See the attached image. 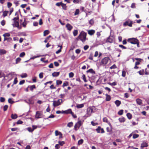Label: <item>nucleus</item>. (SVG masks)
Returning a JSON list of instances; mask_svg holds the SVG:
<instances>
[{
	"instance_id": "1",
	"label": "nucleus",
	"mask_w": 149,
	"mask_h": 149,
	"mask_svg": "<svg viewBox=\"0 0 149 149\" xmlns=\"http://www.w3.org/2000/svg\"><path fill=\"white\" fill-rule=\"evenodd\" d=\"M86 33L84 31H82L76 39L78 40L79 39L82 42H84L86 40Z\"/></svg>"
},
{
	"instance_id": "2",
	"label": "nucleus",
	"mask_w": 149,
	"mask_h": 149,
	"mask_svg": "<svg viewBox=\"0 0 149 149\" xmlns=\"http://www.w3.org/2000/svg\"><path fill=\"white\" fill-rule=\"evenodd\" d=\"M62 102V99H58L57 101L54 100L53 101V105L54 107H56L60 105Z\"/></svg>"
},
{
	"instance_id": "3",
	"label": "nucleus",
	"mask_w": 149,
	"mask_h": 149,
	"mask_svg": "<svg viewBox=\"0 0 149 149\" xmlns=\"http://www.w3.org/2000/svg\"><path fill=\"white\" fill-rule=\"evenodd\" d=\"M127 41L132 44H136L138 42V40L135 38H132L128 39Z\"/></svg>"
},
{
	"instance_id": "4",
	"label": "nucleus",
	"mask_w": 149,
	"mask_h": 149,
	"mask_svg": "<svg viewBox=\"0 0 149 149\" xmlns=\"http://www.w3.org/2000/svg\"><path fill=\"white\" fill-rule=\"evenodd\" d=\"M109 60V58L108 57H105L102 60L101 62V65H106L108 62V61Z\"/></svg>"
},
{
	"instance_id": "5",
	"label": "nucleus",
	"mask_w": 149,
	"mask_h": 149,
	"mask_svg": "<svg viewBox=\"0 0 149 149\" xmlns=\"http://www.w3.org/2000/svg\"><path fill=\"white\" fill-rule=\"evenodd\" d=\"M133 23V22L132 21L129 19L123 23V25L124 26H128L130 27H132Z\"/></svg>"
},
{
	"instance_id": "6",
	"label": "nucleus",
	"mask_w": 149,
	"mask_h": 149,
	"mask_svg": "<svg viewBox=\"0 0 149 149\" xmlns=\"http://www.w3.org/2000/svg\"><path fill=\"white\" fill-rule=\"evenodd\" d=\"M82 124V122L81 120H79L75 124L74 129L76 131L77 130V128H79Z\"/></svg>"
},
{
	"instance_id": "7",
	"label": "nucleus",
	"mask_w": 149,
	"mask_h": 149,
	"mask_svg": "<svg viewBox=\"0 0 149 149\" xmlns=\"http://www.w3.org/2000/svg\"><path fill=\"white\" fill-rule=\"evenodd\" d=\"M14 23L12 24V25L13 27H17L19 29H21V27L19 26V24L18 21H13Z\"/></svg>"
},
{
	"instance_id": "8",
	"label": "nucleus",
	"mask_w": 149,
	"mask_h": 149,
	"mask_svg": "<svg viewBox=\"0 0 149 149\" xmlns=\"http://www.w3.org/2000/svg\"><path fill=\"white\" fill-rule=\"evenodd\" d=\"M93 110L91 108H88L87 110V113L86 114V117L90 116Z\"/></svg>"
},
{
	"instance_id": "9",
	"label": "nucleus",
	"mask_w": 149,
	"mask_h": 149,
	"mask_svg": "<svg viewBox=\"0 0 149 149\" xmlns=\"http://www.w3.org/2000/svg\"><path fill=\"white\" fill-rule=\"evenodd\" d=\"M42 112L41 111H37L36 112L35 117L37 118H40L42 117Z\"/></svg>"
},
{
	"instance_id": "10",
	"label": "nucleus",
	"mask_w": 149,
	"mask_h": 149,
	"mask_svg": "<svg viewBox=\"0 0 149 149\" xmlns=\"http://www.w3.org/2000/svg\"><path fill=\"white\" fill-rule=\"evenodd\" d=\"M66 27L67 28V29L69 31H70L73 28V26L69 23L67 24L66 25Z\"/></svg>"
},
{
	"instance_id": "11",
	"label": "nucleus",
	"mask_w": 149,
	"mask_h": 149,
	"mask_svg": "<svg viewBox=\"0 0 149 149\" xmlns=\"http://www.w3.org/2000/svg\"><path fill=\"white\" fill-rule=\"evenodd\" d=\"M6 51L4 49H0V55L1 56L2 55L6 54Z\"/></svg>"
},
{
	"instance_id": "12",
	"label": "nucleus",
	"mask_w": 149,
	"mask_h": 149,
	"mask_svg": "<svg viewBox=\"0 0 149 149\" xmlns=\"http://www.w3.org/2000/svg\"><path fill=\"white\" fill-rule=\"evenodd\" d=\"M59 74V72H54L52 73V75L53 77H56L58 76Z\"/></svg>"
},
{
	"instance_id": "13",
	"label": "nucleus",
	"mask_w": 149,
	"mask_h": 149,
	"mask_svg": "<svg viewBox=\"0 0 149 149\" xmlns=\"http://www.w3.org/2000/svg\"><path fill=\"white\" fill-rule=\"evenodd\" d=\"M95 31L94 30H91L88 31V33L90 35H93L95 33Z\"/></svg>"
},
{
	"instance_id": "14",
	"label": "nucleus",
	"mask_w": 149,
	"mask_h": 149,
	"mask_svg": "<svg viewBox=\"0 0 149 149\" xmlns=\"http://www.w3.org/2000/svg\"><path fill=\"white\" fill-rule=\"evenodd\" d=\"M148 145L147 143L145 142H143L141 144V147L142 148L146 147L148 146Z\"/></svg>"
},
{
	"instance_id": "15",
	"label": "nucleus",
	"mask_w": 149,
	"mask_h": 149,
	"mask_svg": "<svg viewBox=\"0 0 149 149\" xmlns=\"http://www.w3.org/2000/svg\"><path fill=\"white\" fill-rule=\"evenodd\" d=\"M28 88H30V90L32 91H33V89H35L36 88L35 85H33L31 86H29Z\"/></svg>"
},
{
	"instance_id": "16",
	"label": "nucleus",
	"mask_w": 149,
	"mask_h": 149,
	"mask_svg": "<svg viewBox=\"0 0 149 149\" xmlns=\"http://www.w3.org/2000/svg\"><path fill=\"white\" fill-rule=\"evenodd\" d=\"M86 72L87 73H90L93 74H95V71L94 70H93L92 68L88 70H87L86 71Z\"/></svg>"
},
{
	"instance_id": "17",
	"label": "nucleus",
	"mask_w": 149,
	"mask_h": 149,
	"mask_svg": "<svg viewBox=\"0 0 149 149\" xmlns=\"http://www.w3.org/2000/svg\"><path fill=\"white\" fill-rule=\"evenodd\" d=\"M105 95L106 97V100L107 101H109L111 99V97L110 95L107 94H106Z\"/></svg>"
},
{
	"instance_id": "18",
	"label": "nucleus",
	"mask_w": 149,
	"mask_h": 149,
	"mask_svg": "<svg viewBox=\"0 0 149 149\" xmlns=\"http://www.w3.org/2000/svg\"><path fill=\"white\" fill-rule=\"evenodd\" d=\"M107 42L111 43L113 42V40L112 38H111V37L110 36L107 38Z\"/></svg>"
},
{
	"instance_id": "19",
	"label": "nucleus",
	"mask_w": 149,
	"mask_h": 149,
	"mask_svg": "<svg viewBox=\"0 0 149 149\" xmlns=\"http://www.w3.org/2000/svg\"><path fill=\"white\" fill-rule=\"evenodd\" d=\"M136 102L137 104L139 105H141L142 104L141 100L139 98L136 100Z\"/></svg>"
},
{
	"instance_id": "20",
	"label": "nucleus",
	"mask_w": 149,
	"mask_h": 149,
	"mask_svg": "<svg viewBox=\"0 0 149 149\" xmlns=\"http://www.w3.org/2000/svg\"><path fill=\"white\" fill-rule=\"evenodd\" d=\"M11 117L12 119H15L17 117V116L16 114H14L12 113L11 115Z\"/></svg>"
},
{
	"instance_id": "21",
	"label": "nucleus",
	"mask_w": 149,
	"mask_h": 149,
	"mask_svg": "<svg viewBox=\"0 0 149 149\" xmlns=\"http://www.w3.org/2000/svg\"><path fill=\"white\" fill-rule=\"evenodd\" d=\"M115 103L116 105V106L118 107L121 104V102L120 101L118 100H116V101H115Z\"/></svg>"
},
{
	"instance_id": "22",
	"label": "nucleus",
	"mask_w": 149,
	"mask_h": 149,
	"mask_svg": "<svg viewBox=\"0 0 149 149\" xmlns=\"http://www.w3.org/2000/svg\"><path fill=\"white\" fill-rule=\"evenodd\" d=\"M49 33V31L48 30H46L44 31L43 36H44L48 34Z\"/></svg>"
},
{
	"instance_id": "23",
	"label": "nucleus",
	"mask_w": 149,
	"mask_h": 149,
	"mask_svg": "<svg viewBox=\"0 0 149 149\" xmlns=\"http://www.w3.org/2000/svg\"><path fill=\"white\" fill-rule=\"evenodd\" d=\"M5 76L4 73L1 70H0V78L3 77L5 78Z\"/></svg>"
},
{
	"instance_id": "24",
	"label": "nucleus",
	"mask_w": 149,
	"mask_h": 149,
	"mask_svg": "<svg viewBox=\"0 0 149 149\" xmlns=\"http://www.w3.org/2000/svg\"><path fill=\"white\" fill-rule=\"evenodd\" d=\"M7 40L8 42H10L12 40V39L11 38H4V41H5V40Z\"/></svg>"
},
{
	"instance_id": "25",
	"label": "nucleus",
	"mask_w": 149,
	"mask_h": 149,
	"mask_svg": "<svg viewBox=\"0 0 149 149\" xmlns=\"http://www.w3.org/2000/svg\"><path fill=\"white\" fill-rule=\"evenodd\" d=\"M58 47H60V49L58 50H57V51L56 52V54H58L60 53L61 51V49L62 48V45L59 46V45H58Z\"/></svg>"
},
{
	"instance_id": "26",
	"label": "nucleus",
	"mask_w": 149,
	"mask_h": 149,
	"mask_svg": "<svg viewBox=\"0 0 149 149\" xmlns=\"http://www.w3.org/2000/svg\"><path fill=\"white\" fill-rule=\"evenodd\" d=\"M119 121L121 122H124L125 121V119L124 117L119 118L118 119Z\"/></svg>"
},
{
	"instance_id": "27",
	"label": "nucleus",
	"mask_w": 149,
	"mask_h": 149,
	"mask_svg": "<svg viewBox=\"0 0 149 149\" xmlns=\"http://www.w3.org/2000/svg\"><path fill=\"white\" fill-rule=\"evenodd\" d=\"M61 6H62L63 9L64 10H66L67 9V6H66V4L64 3H62L61 5Z\"/></svg>"
},
{
	"instance_id": "28",
	"label": "nucleus",
	"mask_w": 149,
	"mask_h": 149,
	"mask_svg": "<svg viewBox=\"0 0 149 149\" xmlns=\"http://www.w3.org/2000/svg\"><path fill=\"white\" fill-rule=\"evenodd\" d=\"M127 116L129 119H131L132 118V115L130 113H127Z\"/></svg>"
},
{
	"instance_id": "29",
	"label": "nucleus",
	"mask_w": 149,
	"mask_h": 149,
	"mask_svg": "<svg viewBox=\"0 0 149 149\" xmlns=\"http://www.w3.org/2000/svg\"><path fill=\"white\" fill-rule=\"evenodd\" d=\"M107 131L108 132H109L110 134H111L112 132V129L111 128L109 127L107 128Z\"/></svg>"
},
{
	"instance_id": "30",
	"label": "nucleus",
	"mask_w": 149,
	"mask_h": 149,
	"mask_svg": "<svg viewBox=\"0 0 149 149\" xmlns=\"http://www.w3.org/2000/svg\"><path fill=\"white\" fill-rule=\"evenodd\" d=\"M45 58H42L40 59V61H42L43 62L45 63H47L48 62V60H47L46 61H45Z\"/></svg>"
},
{
	"instance_id": "31",
	"label": "nucleus",
	"mask_w": 149,
	"mask_h": 149,
	"mask_svg": "<svg viewBox=\"0 0 149 149\" xmlns=\"http://www.w3.org/2000/svg\"><path fill=\"white\" fill-rule=\"evenodd\" d=\"M55 134L56 136H57L61 134V136L62 135V134L60 132H59L58 130H56L55 131Z\"/></svg>"
},
{
	"instance_id": "32",
	"label": "nucleus",
	"mask_w": 149,
	"mask_h": 149,
	"mask_svg": "<svg viewBox=\"0 0 149 149\" xmlns=\"http://www.w3.org/2000/svg\"><path fill=\"white\" fill-rule=\"evenodd\" d=\"M62 81L59 80H57L56 81V85H61L62 84Z\"/></svg>"
},
{
	"instance_id": "33",
	"label": "nucleus",
	"mask_w": 149,
	"mask_h": 149,
	"mask_svg": "<svg viewBox=\"0 0 149 149\" xmlns=\"http://www.w3.org/2000/svg\"><path fill=\"white\" fill-rule=\"evenodd\" d=\"M72 113V110L71 109H69L68 110H65V113L69 114Z\"/></svg>"
},
{
	"instance_id": "34",
	"label": "nucleus",
	"mask_w": 149,
	"mask_h": 149,
	"mask_svg": "<svg viewBox=\"0 0 149 149\" xmlns=\"http://www.w3.org/2000/svg\"><path fill=\"white\" fill-rule=\"evenodd\" d=\"M84 142V140L82 139H81L79 140L78 143V145H80L82 144Z\"/></svg>"
},
{
	"instance_id": "35",
	"label": "nucleus",
	"mask_w": 149,
	"mask_h": 149,
	"mask_svg": "<svg viewBox=\"0 0 149 149\" xmlns=\"http://www.w3.org/2000/svg\"><path fill=\"white\" fill-rule=\"evenodd\" d=\"M26 102L29 104H33V102H32V99H29L28 100V101L27 102Z\"/></svg>"
},
{
	"instance_id": "36",
	"label": "nucleus",
	"mask_w": 149,
	"mask_h": 149,
	"mask_svg": "<svg viewBox=\"0 0 149 149\" xmlns=\"http://www.w3.org/2000/svg\"><path fill=\"white\" fill-rule=\"evenodd\" d=\"M78 34V31L77 30H75L73 32V35L74 36H77Z\"/></svg>"
},
{
	"instance_id": "37",
	"label": "nucleus",
	"mask_w": 149,
	"mask_h": 149,
	"mask_svg": "<svg viewBox=\"0 0 149 149\" xmlns=\"http://www.w3.org/2000/svg\"><path fill=\"white\" fill-rule=\"evenodd\" d=\"M79 9H76L74 15H78L79 14Z\"/></svg>"
},
{
	"instance_id": "38",
	"label": "nucleus",
	"mask_w": 149,
	"mask_h": 149,
	"mask_svg": "<svg viewBox=\"0 0 149 149\" xmlns=\"http://www.w3.org/2000/svg\"><path fill=\"white\" fill-rule=\"evenodd\" d=\"M73 123L72 122L69 123L67 124V126L70 127L73 126Z\"/></svg>"
},
{
	"instance_id": "39",
	"label": "nucleus",
	"mask_w": 149,
	"mask_h": 149,
	"mask_svg": "<svg viewBox=\"0 0 149 149\" xmlns=\"http://www.w3.org/2000/svg\"><path fill=\"white\" fill-rule=\"evenodd\" d=\"M84 105L83 104H78L77 105V108H80L83 107Z\"/></svg>"
},
{
	"instance_id": "40",
	"label": "nucleus",
	"mask_w": 149,
	"mask_h": 149,
	"mask_svg": "<svg viewBox=\"0 0 149 149\" xmlns=\"http://www.w3.org/2000/svg\"><path fill=\"white\" fill-rule=\"evenodd\" d=\"M10 34L9 33H5L4 34H3V36H4V38L6 37H9L10 36Z\"/></svg>"
},
{
	"instance_id": "41",
	"label": "nucleus",
	"mask_w": 149,
	"mask_h": 149,
	"mask_svg": "<svg viewBox=\"0 0 149 149\" xmlns=\"http://www.w3.org/2000/svg\"><path fill=\"white\" fill-rule=\"evenodd\" d=\"M8 11H5L3 12V15L4 17H5L7 16L8 13Z\"/></svg>"
},
{
	"instance_id": "42",
	"label": "nucleus",
	"mask_w": 149,
	"mask_h": 149,
	"mask_svg": "<svg viewBox=\"0 0 149 149\" xmlns=\"http://www.w3.org/2000/svg\"><path fill=\"white\" fill-rule=\"evenodd\" d=\"M26 22V20L25 19H24V22L23 23H22V25L24 27H26V24H27L26 23V22Z\"/></svg>"
},
{
	"instance_id": "43",
	"label": "nucleus",
	"mask_w": 149,
	"mask_h": 149,
	"mask_svg": "<svg viewBox=\"0 0 149 149\" xmlns=\"http://www.w3.org/2000/svg\"><path fill=\"white\" fill-rule=\"evenodd\" d=\"M21 59L19 58L18 57L16 59V63L17 64L19 63L21 61Z\"/></svg>"
},
{
	"instance_id": "44",
	"label": "nucleus",
	"mask_w": 149,
	"mask_h": 149,
	"mask_svg": "<svg viewBox=\"0 0 149 149\" xmlns=\"http://www.w3.org/2000/svg\"><path fill=\"white\" fill-rule=\"evenodd\" d=\"M109 85H110L111 86H116V82H113V83H110L109 82L108 83Z\"/></svg>"
},
{
	"instance_id": "45",
	"label": "nucleus",
	"mask_w": 149,
	"mask_h": 149,
	"mask_svg": "<svg viewBox=\"0 0 149 149\" xmlns=\"http://www.w3.org/2000/svg\"><path fill=\"white\" fill-rule=\"evenodd\" d=\"M68 85V81H66L65 82H64L62 86L64 87L65 86H67Z\"/></svg>"
},
{
	"instance_id": "46",
	"label": "nucleus",
	"mask_w": 149,
	"mask_h": 149,
	"mask_svg": "<svg viewBox=\"0 0 149 149\" xmlns=\"http://www.w3.org/2000/svg\"><path fill=\"white\" fill-rule=\"evenodd\" d=\"M94 21L93 19H91L89 21V23L91 25H92L94 24Z\"/></svg>"
},
{
	"instance_id": "47",
	"label": "nucleus",
	"mask_w": 149,
	"mask_h": 149,
	"mask_svg": "<svg viewBox=\"0 0 149 149\" xmlns=\"http://www.w3.org/2000/svg\"><path fill=\"white\" fill-rule=\"evenodd\" d=\"M25 52H22L20 54L19 56L21 57H23L25 56Z\"/></svg>"
},
{
	"instance_id": "48",
	"label": "nucleus",
	"mask_w": 149,
	"mask_h": 149,
	"mask_svg": "<svg viewBox=\"0 0 149 149\" xmlns=\"http://www.w3.org/2000/svg\"><path fill=\"white\" fill-rule=\"evenodd\" d=\"M8 101L9 103L11 104H12L14 102L12 100V99L11 98H9L8 99Z\"/></svg>"
},
{
	"instance_id": "49",
	"label": "nucleus",
	"mask_w": 149,
	"mask_h": 149,
	"mask_svg": "<svg viewBox=\"0 0 149 149\" xmlns=\"http://www.w3.org/2000/svg\"><path fill=\"white\" fill-rule=\"evenodd\" d=\"M81 0H73V2L74 3H79L81 2Z\"/></svg>"
},
{
	"instance_id": "50",
	"label": "nucleus",
	"mask_w": 149,
	"mask_h": 149,
	"mask_svg": "<svg viewBox=\"0 0 149 149\" xmlns=\"http://www.w3.org/2000/svg\"><path fill=\"white\" fill-rule=\"evenodd\" d=\"M27 130L29 132H32L33 131V129L30 127H29L27 128Z\"/></svg>"
},
{
	"instance_id": "51",
	"label": "nucleus",
	"mask_w": 149,
	"mask_h": 149,
	"mask_svg": "<svg viewBox=\"0 0 149 149\" xmlns=\"http://www.w3.org/2000/svg\"><path fill=\"white\" fill-rule=\"evenodd\" d=\"M82 79L85 82L87 81L86 79V77L85 74H83L82 75Z\"/></svg>"
},
{
	"instance_id": "52",
	"label": "nucleus",
	"mask_w": 149,
	"mask_h": 149,
	"mask_svg": "<svg viewBox=\"0 0 149 149\" xmlns=\"http://www.w3.org/2000/svg\"><path fill=\"white\" fill-rule=\"evenodd\" d=\"M100 129H101V127L100 126H99L97 128L96 130L97 131V132L98 133H99L100 132Z\"/></svg>"
},
{
	"instance_id": "53",
	"label": "nucleus",
	"mask_w": 149,
	"mask_h": 149,
	"mask_svg": "<svg viewBox=\"0 0 149 149\" xmlns=\"http://www.w3.org/2000/svg\"><path fill=\"white\" fill-rule=\"evenodd\" d=\"M123 110H120L118 112V114L120 115H122L123 113Z\"/></svg>"
},
{
	"instance_id": "54",
	"label": "nucleus",
	"mask_w": 149,
	"mask_h": 149,
	"mask_svg": "<svg viewBox=\"0 0 149 149\" xmlns=\"http://www.w3.org/2000/svg\"><path fill=\"white\" fill-rule=\"evenodd\" d=\"M139 136V135L138 134H134L133 135V139H135L138 138Z\"/></svg>"
},
{
	"instance_id": "55",
	"label": "nucleus",
	"mask_w": 149,
	"mask_h": 149,
	"mask_svg": "<svg viewBox=\"0 0 149 149\" xmlns=\"http://www.w3.org/2000/svg\"><path fill=\"white\" fill-rule=\"evenodd\" d=\"M8 105H5L4 107H3V110L4 111H6L8 108Z\"/></svg>"
},
{
	"instance_id": "56",
	"label": "nucleus",
	"mask_w": 149,
	"mask_h": 149,
	"mask_svg": "<svg viewBox=\"0 0 149 149\" xmlns=\"http://www.w3.org/2000/svg\"><path fill=\"white\" fill-rule=\"evenodd\" d=\"M74 73L72 72H70L69 73V75L70 78H72L74 76Z\"/></svg>"
},
{
	"instance_id": "57",
	"label": "nucleus",
	"mask_w": 149,
	"mask_h": 149,
	"mask_svg": "<svg viewBox=\"0 0 149 149\" xmlns=\"http://www.w3.org/2000/svg\"><path fill=\"white\" fill-rule=\"evenodd\" d=\"M126 75V72L124 70H123L122 71V76L123 77H125Z\"/></svg>"
},
{
	"instance_id": "58",
	"label": "nucleus",
	"mask_w": 149,
	"mask_h": 149,
	"mask_svg": "<svg viewBox=\"0 0 149 149\" xmlns=\"http://www.w3.org/2000/svg\"><path fill=\"white\" fill-rule=\"evenodd\" d=\"M19 19V17L18 16L14 17V18L12 19V20L13 21H18Z\"/></svg>"
},
{
	"instance_id": "59",
	"label": "nucleus",
	"mask_w": 149,
	"mask_h": 149,
	"mask_svg": "<svg viewBox=\"0 0 149 149\" xmlns=\"http://www.w3.org/2000/svg\"><path fill=\"white\" fill-rule=\"evenodd\" d=\"M20 76L22 78L26 77H27V74L26 73H24L22 74V75H21Z\"/></svg>"
},
{
	"instance_id": "60",
	"label": "nucleus",
	"mask_w": 149,
	"mask_h": 149,
	"mask_svg": "<svg viewBox=\"0 0 149 149\" xmlns=\"http://www.w3.org/2000/svg\"><path fill=\"white\" fill-rule=\"evenodd\" d=\"M43 72H41L40 73L39 75V78L40 79L42 78L43 77Z\"/></svg>"
},
{
	"instance_id": "61",
	"label": "nucleus",
	"mask_w": 149,
	"mask_h": 149,
	"mask_svg": "<svg viewBox=\"0 0 149 149\" xmlns=\"http://www.w3.org/2000/svg\"><path fill=\"white\" fill-rule=\"evenodd\" d=\"M17 81H18L17 80V77L15 78L13 81V84H16L17 82Z\"/></svg>"
},
{
	"instance_id": "62",
	"label": "nucleus",
	"mask_w": 149,
	"mask_h": 149,
	"mask_svg": "<svg viewBox=\"0 0 149 149\" xmlns=\"http://www.w3.org/2000/svg\"><path fill=\"white\" fill-rule=\"evenodd\" d=\"M119 46L120 47L122 48L123 49H127V47H125V46H124L123 45H119Z\"/></svg>"
},
{
	"instance_id": "63",
	"label": "nucleus",
	"mask_w": 149,
	"mask_h": 149,
	"mask_svg": "<svg viewBox=\"0 0 149 149\" xmlns=\"http://www.w3.org/2000/svg\"><path fill=\"white\" fill-rule=\"evenodd\" d=\"M135 3H132L131 6V7L132 8H136L135 6Z\"/></svg>"
},
{
	"instance_id": "64",
	"label": "nucleus",
	"mask_w": 149,
	"mask_h": 149,
	"mask_svg": "<svg viewBox=\"0 0 149 149\" xmlns=\"http://www.w3.org/2000/svg\"><path fill=\"white\" fill-rule=\"evenodd\" d=\"M138 73H139L140 75H143L144 74V70H143L142 71L140 70V71L138 72Z\"/></svg>"
}]
</instances>
